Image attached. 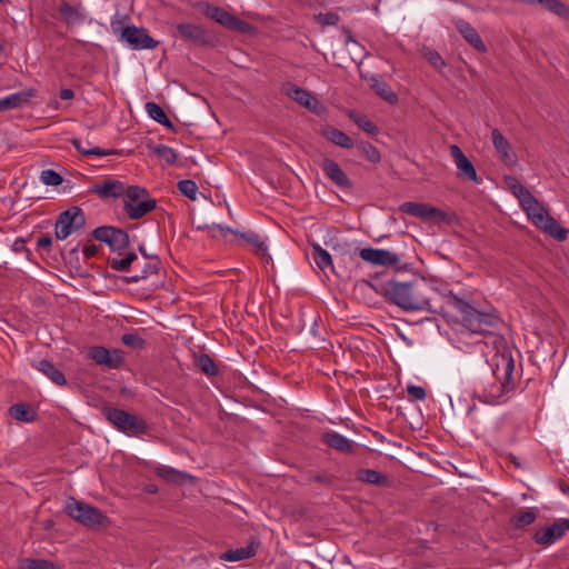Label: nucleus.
I'll list each match as a JSON object with an SVG mask.
<instances>
[{"instance_id":"0eeeda50","label":"nucleus","mask_w":569,"mask_h":569,"mask_svg":"<svg viewBox=\"0 0 569 569\" xmlns=\"http://www.w3.org/2000/svg\"><path fill=\"white\" fill-rule=\"evenodd\" d=\"M202 13L231 31H237L242 34H251L254 31L252 24L240 20L221 7L207 3Z\"/></svg>"},{"instance_id":"7c9ffc66","label":"nucleus","mask_w":569,"mask_h":569,"mask_svg":"<svg viewBox=\"0 0 569 569\" xmlns=\"http://www.w3.org/2000/svg\"><path fill=\"white\" fill-rule=\"evenodd\" d=\"M59 13L68 26L80 24L84 21V14L76 7L64 2L59 7Z\"/></svg>"},{"instance_id":"9d476101","label":"nucleus","mask_w":569,"mask_h":569,"mask_svg":"<svg viewBox=\"0 0 569 569\" xmlns=\"http://www.w3.org/2000/svg\"><path fill=\"white\" fill-rule=\"evenodd\" d=\"M92 237L108 244L112 251H122L129 247L130 239L127 231L112 226H101L92 231Z\"/></svg>"},{"instance_id":"69168bd1","label":"nucleus","mask_w":569,"mask_h":569,"mask_svg":"<svg viewBox=\"0 0 569 569\" xmlns=\"http://www.w3.org/2000/svg\"><path fill=\"white\" fill-rule=\"evenodd\" d=\"M510 460L513 462L516 467H520V462L517 460V457L512 453L509 455Z\"/></svg>"},{"instance_id":"2f4dec72","label":"nucleus","mask_w":569,"mask_h":569,"mask_svg":"<svg viewBox=\"0 0 569 569\" xmlns=\"http://www.w3.org/2000/svg\"><path fill=\"white\" fill-rule=\"evenodd\" d=\"M194 366L199 371L208 377H214L219 373L218 366L208 353H199L194 357Z\"/></svg>"},{"instance_id":"e2e57ef3","label":"nucleus","mask_w":569,"mask_h":569,"mask_svg":"<svg viewBox=\"0 0 569 569\" xmlns=\"http://www.w3.org/2000/svg\"><path fill=\"white\" fill-rule=\"evenodd\" d=\"M13 109L9 96L0 99V111Z\"/></svg>"},{"instance_id":"680f3d73","label":"nucleus","mask_w":569,"mask_h":569,"mask_svg":"<svg viewBox=\"0 0 569 569\" xmlns=\"http://www.w3.org/2000/svg\"><path fill=\"white\" fill-rule=\"evenodd\" d=\"M59 97L62 100H71L74 98V92H73V90H71L69 88H63L60 90Z\"/></svg>"},{"instance_id":"052dcab7","label":"nucleus","mask_w":569,"mask_h":569,"mask_svg":"<svg viewBox=\"0 0 569 569\" xmlns=\"http://www.w3.org/2000/svg\"><path fill=\"white\" fill-rule=\"evenodd\" d=\"M52 244V238L48 234H43L41 236L38 240H37V247L38 248H41V249H47L49 248L50 246Z\"/></svg>"},{"instance_id":"f704fd0d","label":"nucleus","mask_w":569,"mask_h":569,"mask_svg":"<svg viewBox=\"0 0 569 569\" xmlns=\"http://www.w3.org/2000/svg\"><path fill=\"white\" fill-rule=\"evenodd\" d=\"M537 518V513L533 509L526 508L517 511L510 519L511 525L515 528H525L531 525Z\"/></svg>"},{"instance_id":"dca6fc26","label":"nucleus","mask_w":569,"mask_h":569,"mask_svg":"<svg viewBox=\"0 0 569 569\" xmlns=\"http://www.w3.org/2000/svg\"><path fill=\"white\" fill-rule=\"evenodd\" d=\"M321 169L325 176L341 190H351L353 183L347 173L341 169L338 162L326 158L321 162Z\"/></svg>"},{"instance_id":"6e6552de","label":"nucleus","mask_w":569,"mask_h":569,"mask_svg":"<svg viewBox=\"0 0 569 569\" xmlns=\"http://www.w3.org/2000/svg\"><path fill=\"white\" fill-rule=\"evenodd\" d=\"M64 509L69 517L87 527L102 525L106 519L98 508L77 501L73 498H70Z\"/></svg>"},{"instance_id":"8fccbe9b","label":"nucleus","mask_w":569,"mask_h":569,"mask_svg":"<svg viewBox=\"0 0 569 569\" xmlns=\"http://www.w3.org/2000/svg\"><path fill=\"white\" fill-rule=\"evenodd\" d=\"M315 20L322 26H336L338 24L340 18L335 12H320L318 14H315Z\"/></svg>"},{"instance_id":"c85d7f7f","label":"nucleus","mask_w":569,"mask_h":569,"mask_svg":"<svg viewBox=\"0 0 569 569\" xmlns=\"http://www.w3.org/2000/svg\"><path fill=\"white\" fill-rule=\"evenodd\" d=\"M312 249V260L315 264L321 270L326 271V269L333 270L332 266V257L331 254L325 250L320 244L318 243H311Z\"/></svg>"},{"instance_id":"09e8293b","label":"nucleus","mask_w":569,"mask_h":569,"mask_svg":"<svg viewBox=\"0 0 569 569\" xmlns=\"http://www.w3.org/2000/svg\"><path fill=\"white\" fill-rule=\"evenodd\" d=\"M41 181L47 186H59L63 178L52 169H46L41 172Z\"/></svg>"},{"instance_id":"3c124183","label":"nucleus","mask_w":569,"mask_h":569,"mask_svg":"<svg viewBox=\"0 0 569 569\" xmlns=\"http://www.w3.org/2000/svg\"><path fill=\"white\" fill-rule=\"evenodd\" d=\"M26 569H61L53 562L44 559H29Z\"/></svg>"},{"instance_id":"20e7f679","label":"nucleus","mask_w":569,"mask_h":569,"mask_svg":"<svg viewBox=\"0 0 569 569\" xmlns=\"http://www.w3.org/2000/svg\"><path fill=\"white\" fill-rule=\"evenodd\" d=\"M520 206L537 228L543 230L558 241L567 239L569 230L561 227L533 194L521 202Z\"/></svg>"},{"instance_id":"a19ab883","label":"nucleus","mask_w":569,"mask_h":569,"mask_svg":"<svg viewBox=\"0 0 569 569\" xmlns=\"http://www.w3.org/2000/svg\"><path fill=\"white\" fill-rule=\"evenodd\" d=\"M37 96V90L34 88H28L18 92H14L9 96L11 101V107L13 109L20 108L23 104L28 103L31 98Z\"/></svg>"},{"instance_id":"49530a36","label":"nucleus","mask_w":569,"mask_h":569,"mask_svg":"<svg viewBox=\"0 0 569 569\" xmlns=\"http://www.w3.org/2000/svg\"><path fill=\"white\" fill-rule=\"evenodd\" d=\"M355 123L370 136H376L379 132L378 127L365 116L351 117Z\"/></svg>"},{"instance_id":"2eb2a0df","label":"nucleus","mask_w":569,"mask_h":569,"mask_svg":"<svg viewBox=\"0 0 569 569\" xmlns=\"http://www.w3.org/2000/svg\"><path fill=\"white\" fill-rule=\"evenodd\" d=\"M89 356L97 365L111 369L120 368L124 362L123 353L118 349L109 350L97 346L90 349Z\"/></svg>"},{"instance_id":"9b49d317","label":"nucleus","mask_w":569,"mask_h":569,"mask_svg":"<svg viewBox=\"0 0 569 569\" xmlns=\"http://www.w3.org/2000/svg\"><path fill=\"white\" fill-rule=\"evenodd\" d=\"M120 40L133 50L154 49L159 44V41L149 36L147 29L136 26L122 28Z\"/></svg>"},{"instance_id":"f3484780","label":"nucleus","mask_w":569,"mask_h":569,"mask_svg":"<svg viewBox=\"0 0 569 569\" xmlns=\"http://www.w3.org/2000/svg\"><path fill=\"white\" fill-rule=\"evenodd\" d=\"M128 190L121 180L103 179L90 188V192L98 194L101 199L123 198Z\"/></svg>"},{"instance_id":"7ed1b4c3","label":"nucleus","mask_w":569,"mask_h":569,"mask_svg":"<svg viewBox=\"0 0 569 569\" xmlns=\"http://www.w3.org/2000/svg\"><path fill=\"white\" fill-rule=\"evenodd\" d=\"M448 303L460 312L462 325L473 333L490 332V329L498 323L497 316L477 310L468 301L451 291L448 295Z\"/></svg>"},{"instance_id":"4c0bfd02","label":"nucleus","mask_w":569,"mask_h":569,"mask_svg":"<svg viewBox=\"0 0 569 569\" xmlns=\"http://www.w3.org/2000/svg\"><path fill=\"white\" fill-rule=\"evenodd\" d=\"M540 4L555 16L569 21V8L560 0H541Z\"/></svg>"},{"instance_id":"4be33fe9","label":"nucleus","mask_w":569,"mask_h":569,"mask_svg":"<svg viewBox=\"0 0 569 569\" xmlns=\"http://www.w3.org/2000/svg\"><path fill=\"white\" fill-rule=\"evenodd\" d=\"M31 366L41 373H43L54 385L60 387L67 385V379L63 372L59 368H57L52 361L48 359H41L38 361H32Z\"/></svg>"},{"instance_id":"423d86ee","label":"nucleus","mask_w":569,"mask_h":569,"mask_svg":"<svg viewBox=\"0 0 569 569\" xmlns=\"http://www.w3.org/2000/svg\"><path fill=\"white\" fill-rule=\"evenodd\" d=\"M157 200L151 198L149 191L140 186H128L123 197V209L131 220H138L154 210Z\"/></svg>"},{"instance_id":"ddd939ff","label":"nucleus","mask_w":569,"mask_h":569,"mask_svg":"<svg viewBox=\"0 0 569 569\" xmlns=\"http://www.w3.org/2000/svg\"><path fill=\"white\" fill-rule=\"evenodd\" d=\"M399 210L412 217L420 218L426 221L445 222L449 220V216L443 210L431 207L421 202H403Z\"/></svg>"},{"instance_id":"412c9836","label":"nucleus","mask_w":569,"mask_h":569,"mask_svg":"<svg viewBox=\"0 0 569 569\" xmlns=\"http://www.w3.org/2000/svg\"><path fill=\"white\" fill-rule=\"evenodd\" d=\"M321 441L328 447L342 452L351 453L355 450L356 443L351 439L338 433L337 431H326L321 435Z\"/></svg>"},{"instance_id":"473e14b6","label":"nucleus","mask_w":569,"mask_h":569,"mask_svg":"<svg viewBox=\"0 0 569 569\" xmlns=\"http://www.w3.org/2000/svg\"><path fill=\"white\" fill-rule=\"evenodd\" d=\"M72 146L77 149L78 152H80L83 156L90 157V156H111V154H118L120 153L117 149H102L100 147H91V148H84L82 147V140L79 138H73L71 140Z\"/></svg>"},{"instance_id":"f8f14e48","label":"nucleus","mask_w":569,"mask_h":569,"mask_svg":"<svg viewBox=\"0 0 569 569\" xmlns=\"http://www.w3.org/2000/svg\"><path fill=\"white\" fill-rule=\"evenodd\" d=\"M178 34L188 42L198 47H213L216 39L204 27L194 23H178L176 26Z\"/></svg>"},{"instance_id":"338daca9","label":"nucleus","mask_w":569,"mask_h":569,"mask_svg":"<svg viewBox=\"0 0 569 569\" xmlns=\"http://www.w3.org/2000/svg\"><path fill=\"white\" fill-rule=\"evenodd\" d=\"M560 490H561L563 493H569V486H567L566 483H561V485H560Z\"/></svg>"},{"instance_id":"4468645a","label":"nucleus","mask_w":569,"mask_h":569,"mask_svg":"<svg viewBox=\"0 0 569 569\" xmlns=\"http://www.w3.org/2000/svg\"><path fill=\"white\" fill-rule=\"evenodd\" d=\"M359 256L362 260L377 266L399 268L400 264L399 256L386 249L363 248Z\"/></svg>"},{"instance_id":"5fc2aeb1","label":"nucleus","mask_w":569,"mask_h":569,"mask_svg":"<svg viewBox=\"0 0 569 569\" xmlns=\"http://www.w3.org/2000/svg\"><path fill=\"white\" fill-rule=\"evenodd\" d=\"M407 392L411 400L423 401L427 397L426 389L420 386L410 385L407 387Z\"/></svg>"},{"instance_id":"a18cd8bd","label":"nucleus","mask_w":569,"mask_h":569,"mask_svg":"<svg viewBox=\"0 0 569 569\" xmlns=\"http://www.w3.org/2000/svg\"><path fill=\"white\" fill-rule=\"evenodd\" d=\"M178 190L190 200H196L198 186L193 180L184 179L178 182Z\"/></svg>"},{"instance_id":"39448f33","label":"nucleus","mask_w":569,"mask_h":569,"mask_svg":"<svg viewBox=\"0 0 569 569\" xmlns=\"http://www.w3.org/2000/svg\"><path fill=\"white\" fill-rule=\"evenodd\" d=\"M102 415L118 431L127 436L141 437L148 433L147 421L138 415L110 406L102 408Z\"/></svg>"},{"instance_id":"de8ad7c7","label":"nucleus","mask_w":569,"mask_h":569,"mask_svg":"<svg viewBox=\"0 0 569 569\" xmlns=\"http://www.w3.org/2000/svg\"><path fill=\"white\" fill-rule=\"evenodd\" d=\"M423 57L427 59V61L437 70H442L446 68L447 63L443 60V58L440 56V53L436 50L427 49L423 53Z\"/></svg>"},{"instance_id":"603ef678","label":"nucleus","mask_w":569,"mask_h":569,"mask_svg":"<svg viewBox=\"0 0 569 569\" xmlns=\"http://www.w3.org/2000/svg\"><path fill=\"white\" fill-rule=\"evenodd\" d=\"M206 229L213 231L212 237H217L214 231H219L222 237H226L228 233L238 234L237 231H233L231 228L222 226V224H213V226L199 224V226H197V230H206Z\"/></svg>"},{"instance_id":"393cba45","label":"nucleus","mask_w":569,"mask_h":569,"mask_svg":"<svg viewBox=\"0 0 569 569\" xmlns=\"http://www.w3.org/2000/svg\"><path fill=\"white\" fill-rule=\"evenodd\" d=\"M260 546V542L251 539V541L246 547H240L237 549H231L226 551L221 559L226 561H240L244 559H249L257 553V549Z\"/></svg>"},{"instance_id":"13d9d810","label":"nucleus","mask_w":569,"mask_h":569,"mask_svg":"<svg viewBox=\"0 0 569 569\" xmlns=\"http://www.w3.org/2000/svg\"><path fill=\"white\" fill-rule=\"evenodd\" d=\"M312 480H315L319 483L326 485V486H330L333 482V477L328 473H320V475L313 476Z\"/></svg>"},{"instance_id":"c03bdc74","label":"nucleus","mask_w":569,"mask_h":569,"mask_svg":"<svg viewBox=\"0 0 569 569\" xmlns=\"http://www.w3.org/2000/svg\"><path fill=\"white\" fill-rule=\"evenodd\" d=\"M153 152L168 164H173L177 161V152L168 146H156Z\"/></svg>"},{"instance_id":"f03ea898","label":"nucleus","mask_w":569,"mask_h":569,"mask_svg":"<svg viewBox=\"0 0 569 569\" xmlns=\"http://www.w3.org/2000/svg\"><path fill=\"white\" fill-rule=\"evenodd\" d=\"M429 288L418 282H399L393 279L381 284L380 293L386 301L403 311H428L442 315V309L432 306L431 297L427 295Z\"/></svg>"},{"instance_id":"5701e85b","label":"nucleus","mask_w":569,"mask_h":569,"mask_svg":"<svg viewBox=\"0 0 569 569\" xmlns=\"http://www.w3.org/2000/svg\"><path fill=\"white\" fill-rule=\"evenodd\" d=\"M356 480L380 488H389L391 486V480L387 475L369 468L358 469L356 471Z\"/></svg>"},{"instance_id":"b1692460","label":"nucleus","mask_w":569,"mask_h":569,"mask_svg":"<svg viewBox=\"0 0 569 569\" xmlns=\"http://www.w3.org/2000/svg\"><path fill=\"white\" fill-rule=\"evenodd\" d=\"M369 80L370 88L385 101H387L390 104H397L399 99L397 93L391 89V87L383 81L382 79L378 78L377 76H371L370 78H365Z\"/></svg>"},{"instance_id":"72a5a7b5","label":"nucleus","mask_w":569,"mask_h":569,"mask_svg":"<svg viewBox=\"0 0 569 569\" xmlns=\"http://www.w3.org/2000/svg\"><path fill=\"white\" fill-rule=\"evenodd\" d=\"M146 111L152 120L157 121L158 123L164 126L168 129H173V123L169 120L167 113L164 112L163 108L160 104L156 102H147Z\"/></svg>"},{"instance_id":"37998d69","label":"nucleus","mask_w":569,"mask_h":569,"mask_svg":"<svg viewBox=\"0 0 569 569\" xmlns=\"http://www.w3.org/2000/svg\"><path fill=\"white\" fill-rule=\"evenodd\" d=\"M138 259L134 252H129L123 258L109 259L110 268L114 271H128L132 262Z\"/></svg>"},{"instance_id":"ea45409f","label":"nucleus","mask_w":569,"mask_h":569,"mask_svg":"<svg viewBox=\"0 0 569 569\" xmlns=\"http://www.w3.org/2000/svg\"><path fill=\"white\" fill-rule=\"evenodd\" d=\"M506 183L508 184L511 193L519 200L520 203L532 194L526 187L522 186L521 182H519L513 177H506Z\"/></svg>"},{"instance_id":"c9c22d12","label":"nucleus","mask_w":569,"mask_h":569,"mask_svg":"<svg viewBox=\"0 0 569 569\" xmlns=\"http://www.w3.org/2000/svg\"><path fill=\"white\" fill-rule=\"evenodd\" d=\"M10 416L22 422H31L34 420L36 415L31 411L30 407L27 403H14L9 408Z\"/></svg>"},{"instance_id":"c756f323","label":"nucleus","mask_w":569,"mask_h":569,"mask_svg":"<svg viewBox=\"0 0 569 569\" xmlns=\"http://www.w3.org/2000/svg\"><path fill=\"white\" fill-rule=\"evenodd\" d=\"M159 258L157 256H152L150 260L143 264L140 273L133 274L131 277H126L124 281L127 283L139 282L140 280L147 279L150 276L157 274L159 271Z\"/></svg>"},{"instance_id":"aec40b11","label":"nucleus","mask_w":569,"mask_h":569,"mask_svg":"<svg viewBox=\"0 0 569 569\" xmlns=\"http://www.w3.org/2000/svg\"><path fill=\"white\" fill-rule=\"evenodd\" d=\"M453 26L457 31L461 34V37L478 52L486 53L487 47L483 43L481 37L478 31L466 20L463 19H455Z\"/></svg>"},{"instance_id":"1a4fd4ad","label":"nucleus","mask_w":569,"mask_h":569,"mask_svg":"<svg viewBox=\"0 0 569 569\" xmlns=\"http://www.w3.org/2000/svg\"><path fill=\"white\" fill-rule=\"evenodd\" d=\"M86 224V216L79 207H71L61 212L56 222V237L64 240L72 232L79 231Z\"/></svg>"},{"instance_id":"864d4df0","label":"nucleus","mask_w":569,"mask_h":569,"mask_svg":"<svg viewBox=\"0 0 569 569\" xmlns=\"http://www.w3.org/2000/svg\"><path fill=\"white\" fill-rule=\"evenodd\" d=\"M122 342L132 348H140L144 345V340L136 333H126L121 338Z\"/></svg>"},{"instance_id":"79ce46f5","label":"nucleus","mask_w":569,"mask_h":569,"mask_svg":"<svg viewBox=\"0 0 569 569\" xmlns=\"http://www.w3.org/2000/svg\"><path fill=\"white\" fill-rule=\"evenodd\" d=\"M356 146L361 154L371 163H378L381 160L379 150L370 142L359 141Z\"/></svg>"},{"instance_id":"4d7b16f0","label":"nucleus","mask_w":569,"mask_h":569,"mask_svg":"<svg viewBox=\"0 0 569 569\" xmlns=\"http://www.w3.org/2000/svg\"><path fill=\"white\" fill-rule=\"evenodd\" d=\"M331 249L333 250V252L336 254H347V253H350V246L348 242H343V243H333L331 246Z\"/></svg>"},{"instance_id":"6e6d98bb","label":"nucleus","mask_w":569,"mask_h":569,"mask_svg":"<svg viewBox=\"0 0 569 569\" xmlns=\"http://www.w3.org/2000/svg\"><path fill=\"white\" fill-rule=\"evenodd\" d=\"M12 250L14 252H26L27 254L30 253V250L26 247V240L23 238H17L12 243Z\"/></svg>"},{"instance_id":"774afa93","label":"nucleus","mask_w":569,"mask_h":569,"mask_svg":"<svg viewBox=\"0 0 569 569\" xmlns=\"http://www.w3.org/2000/svg\"><path fill=\"white\" fill-rule=\"evenodd\" d=\"M346 37H347V41H353V42H356V41L353 40L352 34H351V32H350V31H346Z\"/></svg>"},{"instance_id":"a211bd4d","label":"nucleus","mask_w":569,"mask_h":569,"mask_svg":"<svg viewBox=\"0 0 569 569\" xmlns=\"http://www.w3.org/2000/svg\"><path fill=\"white\" fill-rule=\"evenodd\" d=\"M450 156L455 159V163L458 169V176L463 177L468 180H471L476 183H479L477 170L473 163L468 159V157L462 152L459 146L451 144L450 146Z\"/></svg>"},{"instance_id":"bb28decb","label":"nucleus","mask_w":569,"mask_h":569,"mask_svg":"<svg viewBox=\"0 0 569 569\" xmlns=\"http://www.w3.org/2000/svg\"><path fill=\"white\" fill-rule=\"evenodd\" d=\"M287 94L307 109L315 108L317 100L303 88L296 84H288L286 88Z\"/></svg>"},{"instance_id":"58836bf2","label":"nucleus","mask_w":569,"mask_h":569,"mask_svg":"<svg viewBox=\"0 0 569 569\" xmlns=\"http://www.w3.org/2000/svg\"><path fill=\"white\" fill-rule=\"evenodd\" d=\"M154 472L160 478L174 483L181 482L187 476L184 472L178 471L168 466H159L154 469Z\"/></svg>"},{"instance_id":"0e129e2a","label":"nucleus","mask_w":569,"mask_h":569,"mask_svg":"<svg viewBox=\"0 0 569 569\" xmlns=\"http://www.w3.org/2000/svg\"><path fill=\"white\" fill-rule=\"evenodd\" d=\"M138 249H139V252H140L144 258H148V259L150 260V258H151L152 256H149V254L146 252V249H144V247H143V246H139V248H138Z\"/></svg>"},{"instance_id":"bf43d9fd","label":"nucleus","mask_w":569,"mask_h":569,"mask_svg":"<svg viewBox=\"0 0 569 569\" xmlns=\"http://www.w3.org/2000/svg\"><path fill=\"white\" fill-rule=\"evenodd\" d=\"M98 251L99 247L93 243L86 244L82 249V252L87 259H91L92 257H94L98 253Z\"/></svg>"},{"instance_id":"a878e982","label":"nucleus","mask_w":569,"mask_h":569,"mask_svg":"<svg viewBox=\"0 0 569 569\" xmlns=\"http://www.w3.org/2000/svg\"><path fill=\"white\" fill-rule=\"evenodd\" d=\"M491 140L502 161L507 162L513 160L515 153L512 152L511 144L498 129L491 131Z\"/></svg>"},{"instance_id":"cd10ccee","label":"nucleus","mask_w":569,"mask_h":569,"mask_svg":"<svg viewBox=\"0 0 569 569\" xmlns=\"http://www.w3.org/2000/svg\"><path fill=\"white\" fill-rule=\"evenodd\" d=\"M322 136L330 142L335 143L336 146L351 149L353 147L352 139L345 133L343 131L333 128V127H327L322 130Z\"/></svg>"},{"instance_id":"e433bc0d","label":"nucleus","mask_w":569,"mask_h":569,"mask_svg":"<svg viewBox=\"0 0 569 569\" xmlns=\"http://www.w3.org/2000/svg\"><path fill=\"white\" fill-rule=\"evenodd\" d=\"M241 238H243L248 243L252 244L254 247V252L260 256L261 258H266L267 262L271 259L268 254V247L267 244L261 240L260 236L256 232H247L241 233Z\"/></svg>"},{"instance_id":"f257e3e1","label":"nucleus","mask_w":569,"mask_h":569,"mask_svg":"<svg viewBox=\"0 0 569 569\" xmlns=\"http://www.w3.org/2000/svg\"><path fill=\"white\" fill-rule=\"evenodd\" d=\"M486 363L490 367V371L485 380L481 379L478 382V398L481 402L489 405L502 403L515 389L512 355L505 347L501 351L495 352Z\"/></svg>"},{"instance_id":"6ab92c4d","label":"nucleus","mask_w":569,"mask_h":569,"mask_svg":"<svg viewBox=\"0 0 569 569\" xmlns=\"http://www.w3.org/2000/svg\"><path fill=\"white\" fill-rule=\"evenodd\" d=\"M566 533L565 519L555 521L551 526L538 529L533 535L537 545L549 546L561 539Z\"/></svg>"}]
</instances>
